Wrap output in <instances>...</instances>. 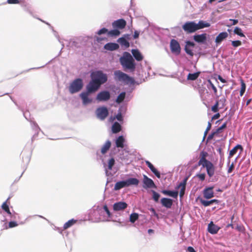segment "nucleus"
Returning a JSON list of instances; mask_svg holds the SVG:
<instances>
[{"mask_svg":"<svg viewBox=\"0 0 252 252\" xmlns=\"http://www.w3.org/2000/svg\"><path fill=\"white\" fill-rule=\"evenodd\" d=\"M210 26V23L203 20H200L198 23L193 21L187 22L182 26V29L187 33H191L199 30L208 28Z\"/></svg>","mask_w":252,"mask_h":252,"instance_id":"1","label":"nucleus"},{"mask_svg":"<svg viewBox=\"0 0 252 252\" xmlns=\"http://www.w3.org/2000/svg\"><path fill=\"white\" fill-rule=\"evenodd\" d=\"M120 61L122 65L126 69L134 70L135 68L134 60L128 52H125L120 58Z\"/></svg>","mask_w":252,"mask_h":252,"instance_id":"2","label":"nucleus"},{"mask_svg":"<svg viewBox=\"0 0 252 252\" xmlns=\"http://www.w3.org/2000/svg\"><path fill=\"white\" fill-rule=\"evenodd\" d=\"M91 77L94 82H96L100 85L104 84L107 81V75L100 70L92 72L91 74Z\"/></svg>","mask_w":252,"mask_h":252,"instance_id":"3","label":"nucleus"},{"mask_svg":"<svg viewBox=\"0 0 252 252\" xmlns=\"http://www.w3.org/2000/svg\"><path fill=\"white\" fill-rule=\"evenodd\" d=\"M198 165H202L203 168H206L207 174L210 177H212L214 175L215 172L214 166L211 161L207 160L206 158H200Z\"/></svg>","mask_w":252,"mask_h":252,"instance_id":"4","label":"nucleus"},{"mask_svg":"<svg viewBox=\"0 0 252 252\" xmlns=\"http://www.w3.org/2000/svg\"><path fill=\"white\" fill-rule=\"evenodd\" d=\"M115 158H109L107 163H105L103 160H102L106 176H112L116 172V169L113 168L115 163Z\"/></svg>","mask_w":252,"mask_h":252,"instance_id":"5","label":"nucleus"},{"mask_svg":"<svg viewBox=\"0 0 252 252\" xmlns=\"http://www.w3.org/2000/svg\"><path fill=\"white\" fill-rule=\"evenodd\" d=\"M115 80L123 81L126 83H133L134 80L127 74L123 72L120 70H116L114 72Z\"/></svg>","mask_w":252,"mask_h":252,"instance_id":"6","label":"nucleus"},{"mask_svg":"<svg viewBox=\"0 0 252 252\" xmlns=\"http://www.w3.org/2000/svg\"><path fill=\"white\" fill-rule=\"evenodd\" d=\"M83 81L81 79H75L69 87V91L71 94L76 93L80 91L83 88Z\"/></svg>","mask_w":252,"mask_h":252,"instance_id":"7","label":"nucleus"},{"mask_svg":"<svg viewBox=\"0 0 252 252\" xmlns=\"http://www.w3.org/2000/svg\"><path fill=\"white\" fill-rule=\"evenodd\" d=\"M170 48L172 53L177 55L181 53V48L179 42L175 39H172L170 40Z\"/></svg>","mask_w":252,"mask_h":252,"instance_id":"8","label":"nucleus"},{"mask_svg":"<svg viewBox=\"0 0 252 252\" xmlns=\"http://www.w3.org/2000/svg\"><path fill=\"white\" fill-rule=\"evenodd\" d=\"M95 113L97 117L100 120H104L109 114L107 108L104 106L97 108Z\"/></svg>","mask_w":252,"mask_h":252,"instance_id":"9","label":"nucleus"},{"mask_svg":"<svg viewBox=\"0 0 252 252\" xmlns=\"http://www.w3.org/2000/svg\"><path fill=\"white\" fill-rule=\"evenodd\" d=\"M143 188L147 189L150 188H157V186L152 179L149 178L147 176L144 175L143 180Z\"/></svg>","mask_w":252,"mask_h":252,"instance_id":"10","label":"nucleus"},{"mask_svg":"<svg viewBox=\"0 0 252 252\" xmlns=\"http://www.w3.org/2000/svg\"><path fill=\"white\" fill-rule=\"evenodd\" d=\"M95 214H97L98 217L96 219H98V221H107V219L106 217L104 209L99 207L98 206L96 207L94 212Z\"/></svg>","mask_w":252,"mask_h":252,"instance_id":"11","label":"nucleus"},{"mask_svg":"<svg viewBox=\"0 0 252 252\" xmlns=\"http://www.w3.org/2000/svg\"><path fill=\"white\" fill-rule=\"evenodd\" d=\"M101 85L98 84L96 82L92 79L89 84L87 86V92L89 93H92L96 91Z\"/></svg>","mask_w":252,"mask_h":252,"instance_id":"12","label":"nucleus"},{"mask_svg":"<svg viewBox=\"0 0 252 252\" xmlns=\"http://www.w3.org/2000/svg\"><path fill=\"white\" fill-rule=\"evenodd\" d=\"M128 206L127 204L125 201H118L113 205V209L114 211H123Z\"/></svg>","mask_w":252,"mask_h":252,"instance_id":"13","label":"nucleus"},{"mask_svg":"<svg viewBox=\"0 0 252 252\" xmlns=\"http://www.w3.org/2000/svg\"><path fill=\"white\" fill-rule=\"evenodd\" d=\"M103 208L104 209L105 215L107 219V221H112L114 222H121L120 219H114V215L111 213L106 204L103 205Z\"/></svg>","mask_w":252,"mask_h":252,"instance_id":"14","label":"nucleus"},{"mask_svg":"<svg viewBox=\"0 0 252 252\" xmlns=\"http://www.w3.org/2000/svg\"><path fill=\"white\" fill-rule=\"evenodd\" d=\"M110 98V94L108 91H103L99 93L96 96V99L99 101H105Z\"/></svg>","mask_w":252,"mask_h":252,"instance_id":"15","label":"nucleus"},{"mask_svg":"<svg viewBox=\"0 0 252 252\" xmlns=\"http://www.w3.org/2000/svg\"><path fill=\"white\" fill-rule=\"evenodd\" d=\"M185 51L186 53L191 57L193 56V48L195 45V44L190 41H187L185 42Z\"/></svg>","mask_w":252,"mask_h":252,"instance_id":"16","label":"nucleus"},{"mask_svg":"<svg viewBox=\"0 0 252 252\" xmlns=\"http://www.w3.org/2000/svg\"><path fill=\"white\" fill-rule=\"evenodd\" d=\"M126 21L123 19H120L114 21L112 24L113 28L120 30L124 29L126 27Z\"/></svg>","mask_w":252,"mask_h":252,"instance_id":"17","label":"nucleus"},{"mask_svg":"<svg viewBox=\"0 0 252 252\" xmlns=\"http://www.w3.org/2000/svg\"><path fill=\"white\" fill-rule=\"evenodd\" d=\"M213 189L214 187H208L204 189L203 193L205 198L209 199L215 196Z\"/></svg>","mask_w":252,"mask_h":252,"instance_id":"18","label":"nucleus"},{"mask_svg":"<svg viewBox=\"0 0 252 252\" xmlns=\"http://www.w3.org/2000/svg\"><path fill=\"white\" fill-rule=\"evenodd\" d=\"M243 152V148L241 145H237L234 147L229 152V156L232 157L234 155H237L236 158H239L241 156V154Z\"/></svg>","mask_w":252,"mask_h":252,"instance_id":"19","label":"nucleus"},{"mask_svg":"<svg viewBox=\"0 0 252 252\" xmlns=\"http://www.w3.org/2000/svg\"><path fill=\"white\" fill-rule=\"evenodd\" d=\"M220 227L214 223L213 221H211L208 225L207 230L211 234H217Z\"/></svg>","mask_w":252,"mask_h":252,"instance_id":"20","label":"nucleus"},{"mask_svg":"<svg viewBox=\"0 0 252 252\" xmlns=\"http://www.w3.org/2000/svg\"><path fill=\"white\" fill-rule=\"evenodd\" d=\"M125 180L127 187L130 186L137 187L140 183V181L138 179L134 177H129L126 179Z\"/></svg>","mask_w":252,"mask_h":252,"instance_id":"21","label":"nucleus"},{"mask_svg":"<svg viewBox=\"0 0 252 252\" xmlns=\"http://www.w3.org/2000/svg\"><path fill=\"white\" fill-rule=\"evenodd\" d=\"M160 203L162 205L166 208H171L173 203L172 199L166 197H163L160 200Z\"/></svg>","mask_w":252,"mask_h":252,"instance_id":"22","label":"nucleus"},{"mask_svg":"<svg viewBox=\"0 0 252 252\" xmlns=\"http://www.w3.org/2000/svg\"><path fill=\"white\" fill-rule=\"evenodd\" d=\"M161 192L163 194L169 196L170 197H172L174 198H177L179 194V191L178 190L163 189L161 191Z\"/></svg>","mask_w":252,"mask_h":252,"instance_id":"23","label":"nucleus"},{"mask_svg":"<svg viewBox=\"0 0 252 252\" xmlns=\"http://www.w3.org/2000/svg\"><path fill=\"white\" fill-rule=\"evenodd\" d=\"M146 163L148 167L150 168L151 171L155 174V175L158 178H160L161 175L159 171H158L153 165V164L149 161H146Z\"/></svg>","mask_w":252,"mask_h":252,"instance_id":"24","label":"nucleus"},{"mask_svg":"<svg viewBox=\"0 0 252 252\" xmlns=\"http://www.w3.org/2000/svg\"><path fill=\"white\" fill-rule=\"evenodd\" d=\"M200 203L205 207L209 206L212 204H213L214 203H215L216 204H219L220 202V201L216 199H211L210 200H207L203 199L202 198H200L199 199Z\"/></svg>","mask_w":252,"mask_h":252,"instance_id":"25","label":"nucleus"},{"mask_svg":"<svg viewBox=\"0 0 252 252\" xmlns=\"http://www.w3.org/2000/svg\"><path fill=\"white\" fill-rule=\"evenodd\" d=\"M90 94V93H88V92H83L80 94V97L83 100V103L84 105H86L89 103H90L92 101V99L91 98H89L88 97L89 94Z\"/></svg>","mask_w":252,"mask_h":252,"instance_id":"26","label":"nucleus"},{"mask_svg":"<svg viewBox=\"0 0 252 252\" xmlns=\"http://www.w3.org/2000/svg\"><path fill=\"white\" fill-rule=\"evenodd\" d=\"M206 33L196 34L193 36V39L198 43H203L206 40Z\"/></svg>","mask_w":252,"mask_h":252,"instance_id":"27","label":"nucleus"},{"mask_svg":"<svg viewBox=\"0 0 252 252\" xmlns=\"http://www.w3.org/2000/svg\"><path fill=\"white\" fill-rule=\"evenodd\" d=\"M119 48V45L117 43L112 42L108 43L104 46V48L105 50L109 51H114L117 50Z\"/></svg>","mask_w":252,"mask_h":252,"instance_id":"28","label":"nucleus"},{"mask_svg":"<svg viewBox=\"0 0 252 252\" xmlns=\"http://www.w3.org/2000/svg\"><path fill=\"white\" fill-rule=\"evenodd\" d=\"M228 36V34L226 32H220L215 39V42L217 44L220 43L224 39H226Z\"/></svg>","mask_w":252,"mask_h":252,"instance_id":"29","label":"nucleus"},{"mask_svg":"<svg viewBox=\"0 0 252 252\" xmlns=\"http://www.w3.org/2000/svg\"><path fill=\"white\" fill-rule=\"evenodd\" d=\"M126 187H127L126 185V180H124L117 182L115 185L114 189L115 190H119L122 188Z\"/></svg>","mask_w":252,"mask_h":252,"instance_id":"30","label":"nucleus"},{"mask_svg":"<svg viewBox=\"0 0 252 252\" xmlns=\"http://www.w3.org/2000/svg\"><path fill=\"white\" fill-rule=\"evenodd\" d=\"M131 53L135 60L137 61H141L143 59V56L138 50L133 49L132 50Z\"/></svg>","mask_w":252,"mask_h":252,"instance_id":"31","label":"nucleus"},{"mask_svg":"<svg viewBox=\"0 0 252 252\" xmlns=\"http://www.w3.org/2000/svg\"><path fill=\"white\" fill-rule=\"evenodd\" d=\"M19 162L21 163L22 168L24 172L27 168L28 165L30 162V158H20Z\"/></svg>","mask_w":252,"mask_h":252,"instance_id":"32","label":"nucleus"},{"mask_svg":"<svg viewBox=\"0 0 252 252\" xmlns=\"http://www.w3.org/2000/svg\"><path fill=\"white\" fill-rule=\"evenodd\" d=\"M125 139L123 136H120L116 140V146L117 148L124 147Z\"/></svg>","mask_w":252,"mask_h":252,"instance_id":"33","label":"nucleus"},{"mask_svg":"<svg viewBox=\"0 0 252 252\" xmlns=\"http://www.w3.org/2000/svg\"><path fill=\"white\" fill-rule=\"evenodd\" d=\"M122 130L121 125L118 122H115L112 126V131L113 133L119 132Z\"/></svg>","mask_w":252,"mask_h":252,"instance_id":"34","label":"nucleus"},{"mask_svg":"<svg viewBox=\"0 0 252 252\" xmlns=\"http://www.w3.org/2000/svg\"><path fill=\"white\" fill-rule=\"evenodd\" d=\"M111 143L109 140L107 141L101 148V153L102 154H105L110 149Z\"/></svg>","mask_w":252,"mask_h":252,"instance_id":"35","label":"nucleus"},{"mask_svg":"<svg viewBox=\"0 0 252 252\" xmlns=\"http://www.w3.org/2000/svg\"><path fill=\"white\" fill-rule=\"evenodd\" d=\"M10 198V197H9L6 199V200L2 203V204L1 205L2 209L3 211H4L5 212H6L8 215H11V212H10L9 206L7 204V202Z\"/></svg>","mask_w":252,"mask_h":252,"instance_id":"36","label":"nucleus"},{"mask_svg":"<svg viewBox=\"0 0 252 252\" xmlns=\"http://www.w3.org/2000/svg\"><path fill=\"white\" fill-rule=\"evenodd\" d=\"M76 221H77V220H74L73 219L68 220L67 222H66L64 224L63 226V229L65 230V229H66L70 227L71 226H72L73 224H74L76 223Z\"/></svg>","mask_w":252,"mask_h":252,"instance_id":"37","label":"nucleus"},{"mask_svg":"<svg viewBox=\"0 0 252 252\" xmlns=\"http://www.w3.org/2000/svg\"><path fill=\"white\" fill-rule=\"evenodd\" d=\"M200 74V72H197L194 73H189L187 76V79L192 81L195 80L199 77Z\"/></svg>","mask_w":252,"mask_h":252,"instance_id":"38","label":"nucleus"},{"mask_svg":"<svg viewBox=\"0 0 252 252\" xmlns=\"http://www.w3.org/2000/svg\"><path fill=\"white\" fill-rule=\"evenodd\" d=\"M121 32L119 30L117 29H114V30L108 31V35L113 37V36H117L120 34Z\"/></svg>","mask_w":252,"mask_h":252,"instance_id":"39","label":"nucleus"},{"mask_svg":"<svg viewBox=\"0 0 252 252\" xmlns=\"http://www.w3.org/2000/svg\"><path fill=\"white\" fill-rule=\"evenodd\" d=\"M139 219V214L137 213H132L129 216V221L134 223Z\"/></svg>","mask_w":252,"mask_h":252,"instance_id":"40","label":"nucleus"},{"mask_svg":"<svg viewBox=\"0 0 252 252\" xmlns=\"http://www.w3.org/2000/svg\"><path fill=\"white\" fill-rule=\"evenodd\" d=\"M126 97V93L122 92L117 97L116 102L117 103H120L122 102Z\"/></svg>","mask_w":252,"mask_h":252,"instance_id":"41","label":"nucleus"},{"mask_svg":"<svg viewBox=\"0 0 252 252\" xmlns=\"http://www.w3.org/2000/svg\"><path fill=\"white\" fill-rule=\"evenodd\" d=\"M151 192L153 194L152 198L153 200L156 202H158L159 200L160 195L158 192H156L154 190H151Z\"/></svg>","mask_w":252,"mask_h":252,"instance_id":"42","label":"nucleus"},{"mask_svg":"<svg viewBox=\"0 0 252 252\" xmlns=\"http://www.w3.org/2000/svg\"><path fill=\"white\" fill-rule=\"evenodd\" d=\"M119 42L122 45H124L126 47L129 46V43L124 37H121L118 39Z\"/></svg>","mask_w":252,"mask_h":252,"instance_id":"43","label":"nucleus"},{"mask_svg":"<svg viewBox=\"0 0 252 252\" xmlns=\"http://www.w3.org/2000/svg\"><path fill=\"white\" fill-rule=\"evenodd\" d=\"M227 165L229 167L227 170V172L228 173H230L232 172L234 168V165L233 162L232 161L230 164V158H228Z\"/></svg>","mask_w":252,"mask_h":252,"instance_id":"44","label":"nucleus"},{"mask_svg":"<svg viewBox=\"0 0 252 252\" xmlns=\"http://www.w3.org/2000/svg\"><path fill=\"white\" fill-rule=\"evenodd\" d=\"M241 90L240 92V94L241 96H242L245 92L246 87V84H245L244 81H243V80H242V79L241 80Z\"/></svg>","mask_w":252,"mask_h":252,"instance_id":"45","label":"nucleus"},{"mask_svg":"<svg viewBox=\"0 0 252 252\" xmlns=\"http://www.w3.org/2000/svg\"><path fill=\"white\" fill-rule=\"evenodd\" d=\"M234 33L240 36L241 37H245V35L242 32V31L241 28L239 27H236L234 30Z\"/></svg>","mask_w":252,"mask_h":252,"instance_id":"46","label":"nucleus"},{"mask_svg":"<svg viewBox=\"0 0 252 252\" xmlns=\"http://www.w3.org/2000/svg\"><path fill=\"white\" fill-rule=\"evenodd\" d=\"M216 101L219 102V105H221L220 107V109H222L225 105L226 99L224 97L221 98L219 100H217Z\"/></svg>","mask_w":252,"mask_h":252,"instance_id":"47","label":"nucleus"},{"mask_svg":"<svg viewBox=\"0 0 252 252\" xmlns=\"http://www.w3.org/2000/svg\"><path fill=\"white\" fill-rule=\"evenodd\" d=\"M189 176H186L184 178L183 180L180 183L179 186H181V188L184 187V189H186V186L187 184V181L188 180Z\"/></svg>","mask_w":252,"mask_h":252,"instance_id":"48","label":"nucleus"},{"mask_svg":"<svg viewBox=\"0 0 252 252\" xmlns=\"http://www.w3.org/2000/svg\"><path fill=\"white\" fill-rule=\"evenodd\" d=\"M220 105H219V101H216L215 104H214V105H213L212 107V111L214 112V113H216L218 111H219V107Z\"/></svg>","mask_w":252,"mask_h":252,"instance_id":"49","label":"nucleus"},{"mask_svg":"<svg viewBox=\"0 0 252 252\" xmlns=\"http://www.w3.org/2000/svg\"><path fill=\"white\" fill-rule=\"evenodd\" d=\"M18 224L16 221H10L8 223V226H6L5 228L7 229L8 228H13L18 226Z\"/></svg>","mask_w":252,"mask_h":252,"instance_id":"50","label":"nucleus"},{"mask_svg":"<svg viewBox=\"0 0 252 252\" xmlns=\"http://www.w3.org/2000/svg\"><path fill=\"white\" fill-rule=\"evenodd\" d=\"M231 44L233 47H237L241 45L242 42L240 40H235V41H232Z\"/></svg>","mask_w":252,"mask_h":252,"instance_id":"51","label":"nucleus"},{"mask_svg":"<svg viewBox=\"0 0 252 252\" xmlns=\"http://www.w3.org/2000/svg\"><path fill=\"white\" fill-rule=\"evenodd\" d=\"M196 176L201 181H204L205 179L206 174L205 173H198L196 175Z\"/></svg>","mask_w":252,"mask_h":252,"instance_id":"52","label":"nucleus"},{"mask_svg":"<svg viewBox=\"0 0 252 252\" xmlns=\"http://www.w3.org/2000/svg\"><path fill=\"white\" fill-rule=\"evenodd\" d=\"M208 82L209 83V84L210 85V86L212 88V89L213 90L214 94H217V89L216 87L214 86V85L213 84V83L212 82V81L210 79L208 80Z\"/></svg>","mask_w":252,"mask_h":252,"instance_id":"53","label":"nucleus"},{"mask_svg":"<svg viewBox=\"0 0 252 252\" xmlns=\"http://www.w3.org/2000/svg\"><path fill=\"white\" fill-rule=\"evenodd\" d=\"M108 30L106 28H103L100 29V30H99L97 32V34L98 35H101L102 34H104L106 33H107L108 34Z\"/></svg>","mask_w":252,"mask_h":252,"instance_id":"54","label":"nucleus"},{"mask_svg":"<svg viewBox=\"0 0 252 252\" xmlns=\"http://www.w3.org/2000/svg\"><path fill=\"white\" fill-rule=\"evenodd\" d=\"M116 118L118 121L120 122H122L123 121L122 115L121 112L118 113V114L116 116Z\"/></svg>","mask_w":252,"mask_h":252,"instance_id":"55","label":"nucleus"},{"mask_svg":"<svg viewBox=\"0 0 252 252\" xmlns=\"http://www.w3.org/2000/svg\"><path fill=\"white\" fill-rule=\"evenodd\" d=\"M12 219L16 220L17 217H19L18 214L15 212L13 213H11V215H9Z\"/></svg>","mask_w":252,"mask_h":252,"instance_id":"56","label":"nucleus"},{"mask_svg":"<svg viewBox=\"0 0 252 252\" xmlns=\"http://www.w3.org/2000/svg\"><path fill=\"white\" fill-rule=\"evenodd\" d=\"M149 210L152 213L153 215L156 217L157 218H158V215L156 212L155 209L154 208H151L149 209Z\"/></svg>","mask_w":252,"mask_h":252,"instance_id":"57","label":"nucleus"},{"mask_svg":"<svg viewBox=\"0 0 252 252\" xmlns=\"http://www.w3.org/2000/svg\"><path fill=\"white\" fill-rule=\"evenodd\" d=\"M7 2L9 4H18L20 3L19 0H7Z\"/></svg>","mask_w":252,"mask_h":252,"instance_id":"58","label":"nucleus"},{"mask_svg":"<svg viewBox=\"0 0 252 252\" xmlns=\"http://www.w3.org/2000/svg\"><path fill=\"white\" fill-rule=\"evenodd\" d=\"M186 189H184V187L181 188L180 191V198H182L185 194Z\"/></svg>","mask_w":252,"mask_h":252,"instance_id":"59","label":"nucleus"},{"mask_svg":"<svg viewBox=\"0 0 252 252\" xmlns=\"http://www.w3.org/2000/svg\"><path fill=\"white\" fill-rule=\"evenodd\" d=\"M188 252H196L194 249L191 246H189L187 250Z\"/></svg>","mask_w":252,"mask_h":252,"instance_id":"60","label":"nucleus"},{"mask_svg":"<svg viewBox=\"0 0 252 252\" xmlns=\"http://www.w3.org/2000/svg\"><path fill=\"white\" fill-rule=\"evenodd\" d=\"M95 38L96 41L98 42H100L104 39H106V40L107 39L106 38H102V37H98V36H95Z\"/></svg>","mask_w":252,"mask_h":252,"instance_id":"61","label":"nucleus"},{"mask_svg":"<svg viewBox=\"0 0 252 252\" xmlns=\"http://www.w3.org/2000/svg\"><path fill=\"white\" fill-rule=\"evenodd\" d=\"M216 135H217V134L215 132H214L212 133L211 134H210V135H209V136L207 138V139L211 140L214 137V136H215Z\"/></svg>","mask_w":252,"mask_h":252,"instance_id":"62","label":"nucleus"},{"mask_svg":"<svg viewBox=\"0 0 252 252\" xmlns=\"http://www.w3.org/2000/svg\"><path fill=\"white\" fill-rule=\"evenodd\" d=\"M220 113H218L216 114L215 115H214L212 117V120L218 119L220 118Z\"/></svg>","mask_w":252,"mask_h":252,"instance_id":"63","label":"nucleus"},{"mask_svg":"<svg viewBox=\"0 0 252 252\" xmlns=\"http://www.w3.org/2000/svg\"><path fill=\"white\" fill-rule=\"evenodd\" d=\"M54 230L58 231L60 233H62L63 231L64 230L63 228H62L61 227L55 226Z\"/></svg>","mask_w":252,"mask_h":252,"instance_id":"64","label":"nucleus"}]
</instances>
